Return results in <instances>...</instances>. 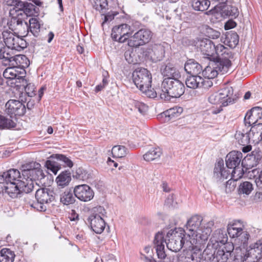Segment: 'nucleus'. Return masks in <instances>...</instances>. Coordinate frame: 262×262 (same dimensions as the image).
<instances>
[{"label": "nucleus", "instance_id": "38", "mask_svg": "<svg viewBox=\"0 0 262 262\" xmlns=\"http://www.w3.org/2000/svg\"><path fill=\"white\" fill-rule=\"evenodd\" d=\"M253 190L252 183L249 181H244L239 185L238 187V193L240 195L245 197L249 195Z\"/></svg>", "mask_w": 262, "mask_h": 262}, {"label": "nucleus", "instance_id": "44", "mask_svg": "<svg viewBox=\"0 0 262 262\" xmlns=\"http://www.w3.org/2000/svg\"><path fill=\"white\" fill-rule=\"evenodd\" d=\"M15 254L9 249L3 248L0 251V262H13Z\"/></svg>", "mask_w": 262, "mask_h": 262}, {"label": "nucleus", "instance_id": "23", "mask_svg": "<svg viewBox=\"0 0 262 262\" xmlns=\"http://www.w3.org/2000/svg\"><path fill=\"white\" fill-rule=\"evenodd\" d=\"M42 170L40 169V166H36L33 170L29 171H22L23 180L27 184L28 182H31L32 189L34 188L33 180L41 179L43 177Z\"/></svg>", "mask_w": 262, "mask_h": 262}, {"label": "nucleus", "instance_id": "10", "mask_svg": "<svg viewBox=\"0 0 262 262\" xmlns=\"http://www.w3.org/2000/svg\"><path fill=\"white\" fill-rule=\"evenodd\" d=\"M152 33L148 29H141L130 36L128 40V45L130 47H138L150 41Z\"/></svg>", "mask_w": 262, "mask_h": 262}, {"label": "nucleus", "instance_id": "24", "mask_svg": "<svg viewBox=\"0 0 262 262\" xmlns=\"http://www.w3.org/2000/svg\"><path fill=\"white\" fill-rule=\"evenodd\" d=\"M262 118V107L255 106L252 108L246 114L245 123L249 126L255 125Z\"/></svg>", "mask_w": 262, "mask_h": 262}, {"label": "nucleus", "instance_id": "31", "mask_svg": "<svg viewBox=\"0 0 262 262\" xmlns=\"http://www.w3.org/2000/svg\"><path fill=\"white\" fill-rule=\"evenodd\" d=\"M184 69L189 75H199L202 71V67L193 59H189L185 64Z\"/></svg>", "mask_w": 262, "mask_h": 262}, {"label": "nucleus", "instance_id": "57", "mask_svg": "<svg viewBox=\"0 0 262 262\" xmlns=\"http://www.w3.org/2000/svg\"><path fill=\"white\" fill-rule=\"evenodd\" d=\"M134 105L135 109L142 114H144L148 110V106L143 103L136 101L134 102Z\"/></svg>", "mask_w": 262, "mask_h": 262}, {"label": "nucleus", "instance_id": "37", "mask_svg": "<svg viewBox=\"0 0 262 262\" xmlns=\"http://www.w3.org/2000/svg\"><path fill=\"white\" fill-rule=\"evenodd\" d=\"M16 123L12 116L0 115V129H9L15 126Z\"/></svg>", "mask_w": 262, "mask_h": 262}, {"label": "nucleus", "instance_id": "52", "mask_svg": "<svg viewBox=\"0 0 262 262\" xmlns=\"http://www.w3.org/2000/svg\"><path fill=\"white\" fill-rule=\"evenodd\" d=\"M226 41L231 48H234L238 43V36L235 32L229 33L226 35Z\"/></svg>", "mask_w": 262, "mask_h": 262}, {"label": "nucleus", "instance_id": "29", "mask_svg": "<svg viewBox=\"0 0 262 262\" xmlns=\"http://www.w3.org/2000/svg\"><path fill=\"white\" fill-rule=\"evenodd\" d=\"M249 132L251 143L258 144L262 140V123L251 125Z\"/></svg>", "mask_w": 262, "mask_h": 262}, {"label": "nucleus", "instance_id": "64", "mask_svg": "<svg viewBox=\"0 0 262 262\" xmlns=\"http://www.w3.org/2000/svg\"><path fill=\"white\" fill-rule=\"evenodd\" d=\"M236 25V24L233 20H230L227 21L224 26L225 30H229L234 28Z\"/></svg>", "mask_w": 262, "mask_h": 262}, {"label": "nucleus", "instance_id": "7", "mask_svg": "<svg viewBox=\"0 0 262 262\" xmlns=\"http://www.w3.org/2000/svg\"><path fill=\"white\" fill-rule=\"evenodd\" d=\"M232 169V171L230 172L224 167L223 161H219L215 166L213 177L218 180H224L227 179L231 173V179L234 181H237L243 177V168L238 166Z\"/></svg>", "mask_w": 262, "mask_h": 262}, {"label": "nucleus", "instance_id": "28", "mask_svg": "<svg viewBox=\"0 0 262 262\" xmlns=\"http://www.w3.org/2000/svg\"><path fill=\"white\" fill-rule=\"evenodd\" d=\"M214 225V222L212 220L208 221L205 226H202V233L194 239H192V243L202 244L204 242L207 240L209 236L211 233V227Z\"/></svg>", "mask_w": 262, "mask_h": 262}, {"label": "nucleus", "instance_id": "18", "mask_svg": "<svg viewBox=\"0 0 262 262\" xmlns=\"http://www.w3.org/2000/svg\"><path fill=\"white\" fill-rule=\"evenodd\" d=\"M145 56L152 61L156 62L161 60L164 56V47L160 44L149 46L144 52Z\"/></svg>", "mask_w": 262, "mask_h": 262}, {"label": "nucleus", "instance_id": "35", "mask_svg": "<svg viewBox=\"0 0 262 262\" xmlns=\"http://www.w3.org/2000/svg\"><path fill=\"white\" fill-rule=\"evenodd\" d=\"M29 26L27 22H24L25 26L27 28L28 31L30 32L35 37H37L40 32V24H39L38 19L36 18L32 17L29 20Z\"/></svg>", "mask_w": 262, "mask_h": 262}, {"label": "nucleus", "instance_id": "26", "mask_svg": "<svg viewBox=\"0 0 262 262\" xmlns=\"http://www.w3.org/2000/svg\"><path fill=\"white\" fill-rule=\"evenodd\" d=\"M233 58H229L226 56L221 57L216 60H212V64H214L217 73L221 72L223 74L228 72L229 68L231 65V59Z\"/></svg>", "mask_w": 262, "mask_h": 262}, {"label": "nucleus", "instance_id": "22", "mask_svg": "<svg viewBox=\"0 0 262 262\" xmlns=\"http://www.w3.org/2000/svg\"><path fill=\"white\" fill-rule=\"evenodd\" d=\"M35 198L39 202L48 204L54 200L55 193L50 188H40L36 191Z\"/></svg>", "mask_w": 262, "mask_h": 262}, {"label": "nucleus", "instance_id": "11", "mask_svg": "<svg viewBox=\"0 0 262 262\" xmlns=\"http://www.w3.org/2000/svg\"><path fill=\"white\" fill-rule=\"evenodd\" d=\"M55 158L60 163L52 161L47 160L46 162V166L48 169L50 170L54 174H56L58 171L61 169V165L63 164L64 167H72L73 165L72 161L63 155L55 154L51 157Z\"/></svg>", "mask_w": 262, "mask_h": 262}, {"label": "nucleus", "instance_id": "45", "mask_svg": "<svg viewBox=\"0 0 262 262\" xmlns=\"http://www.w3.org/2000/svg\"><path fill=\"white\" fill-rule=\"evenodd\" d=\"M60 202L64 205H69L74 203L75 199L73 196L72 191L70 189H66L60 195Z\"/></svg>", "mask_w": 262, "mask_h": 262}, {"label": "nucleus", "instance_id": "54", "mask_svg": "<svg viewBox=\"0 0 262 262\" xmlns=\"http://www.w3.org/2000/svg\"><path fill=\"white\" fill-rule=\"evenodd\" d=\"M17 86H23L26 93L29 97H31L35 95L34 85L31 83L27 84L26 83L23 85V83H20L19 84H17Z\"/></svg>", "mask_w": 262, "mask_h": 262}, {"label": "nucleus", "instance_id": "9", "mask_svg": "<svg viewBox=\"0 0 262 262\" xmlns=\"http://www.w3.org/2000/svg\"><path fill=\"white\" fill-rule=\"evenodd\" d=\"M19 182H11L6 184L4 186V189L10 197L15 198L17 197L20 192H25L29 193L32 191V185L31 182H28L27 184H25L24 180H21Z\"/></svg>", "mask_w": 262, "mask_h": 262}, {"label": "nucleus", "instance_id": "13", "mask_svg": "<svg viewBox=\"0 0 262 262\" xmlns=\"http://www.w3.org/2000/svg\"><path fill=\"white\" fill-rule=\"evenodd\" d=\"M134 30L126 24L114 27L112 31V37L120 42H124L132 35Z\"/></svg>", "mask_w": 262, "mask_h": 262}, {"label": "nucleus", "instance_id": "58", "mask_svg": "<svg viewBox=\"0 0 262 262\" xmlns=\"http://www.w3.org/2000/svg\"><path fill=\"white\" fill-rule=\"evenodd\" d=\"M234 249L233 244L231 243H227L224 245V247L221 249L220 248L219 250L220 251H224L225 253L230 254V257L231 256V253Z\"/></svg>", "mask_w": 262, "mask_h": 262}, {"label": "nucleus", "instance_id": "6", "mask_svg": "<svg viewBox=\"0 0 262 262\" xmlns=\"http://www.w3.org/2000/svg\"><path fill=\"white\" fill-rule=\"evenodd\" d=\"M203 221L202 217L198 215L191 216L187 222L185 234L189 240H186V245L191 246L192 245L200 244V243H192V239H195L202 233V226L201 223Z\"/></svg>", "mask_w": 262, "mask_h": 262}, {"label": "nucleus", "instance_id": "63", "mask_svg": "<svg viewBox=\"0 0 262 262\" xmlns=\"http://www.w3.org/2000/svg\"><path fill=\"white\" fill-rule=\"evenodd\" d=\"M174 199L175 196L173 194H170L168 196L166 203L169 206L176 207L177 205V202L174 201Z\"/></svg>", "mask_w": 262, "mask_h": 262}, {"label": "nucleus", "instance_id": "33", "mask_svg": "<svg viewBox=\"0 0 262 262\" xmlns=\"http://www.w3.org/2000/svg\"><path fill=\"white\" fill-rule=\"evenodd\" d=\"M234 137L239 145H246L251 143L249 132L244 129L236 131Z\"/></svg>", "mask_w": 262, "mask_h": 262}, {"label": "nucleus", "instance_id": "30", "mask_svg": "<svg viewBox=\"0 0 262 262\" xmlns=\"http://www.w3.org/2000/svg\"><path fill=\"white\" fill-rule=\"evenodd\" d=\"M10 66H14L18 69H23L27 68L29 65V60L24 55H15L12 59Z\"/></svg>", "mask_w": 262, "mask_h": 262}, {"label": "nucleus", "instance_id": "4", "mask_svg": "<svg viewBox=\"0 0 262 262\" xmlns=\"http://www.w3.org/2000/svg\"><path fill=\"white\" fill-rule=\"evenodd\" d=\"M164 234L163 233H162ZM168 233L167 236L169 237L168 242H166L165 239V244H166L167 248L173 252H177L179 251L183 247L187 248H189L191 246H188L186 245V240H189L185 234V230L181 228L176 229L174 231L170 234ZM164 236V235H163Z\"/></svg>", "mask_w": 262, "mask_h": 262}, {"label": "nucleus", "instance_id": "27", "mask_svg": "<svg viewBox=\"0 0 262 262\" xmlns=\"http://www.w3.org/2000/svg\"><path fill=\"white\" fill-rule=\"evenodd\" d=\"M88 220L93 231L97 234H100L103 231L105 222L103 218L100 216L96 217L94 216H90Z\"/></svg>", "mask_w": 262, "mask_h": 262}, {"label": "nucleus", "instance_id": "62", "mask_svg": "<svg viewBox=\"0 0 262 262\" xmlns=\"http://www.w3.org/2000/svg\"><path fill=\"white\" fill-rule=\"evenodd\" d=\"M211 79L205 78L203 79L202 78V84L200 85V88H203L204 89H207L210 87H211L213 85L212 82L210 80Z\"/></svg>", "mask_w": 262, "mask_h": 262}, {"label": "nucleus", "instance_id": "46", "mask_svg": "<svg viewBox=\"0 0 262 262\" xmlns=\"http://www.w3.org/2000/svg\"><path fill=\"white\" fill-rule=\"evenodd\" d=\"M182 112V107L176 106L167 110L164 112L163 114L165 116L166 118H168L167 120L169 121L172 119L178 117Z\"/></svg>", "mask_w": 262, "mask_h": 262}, {"label": "nucleus", "instance_id": "16", "mask_svg": "<svg viewBox=\"0 0 262 262\" xmlns=\"http://www.w3.org/2000/svg\"><path fill=\"white\" fill-rule=\"evenodd\" d=\"M164 243L163 234L162 232L157 233L155 236L154 245L158 257L161 259L159 262H171L169 258H166Z\"/></svg>", "mask_w": 262, "mask_h": 262}, {"label": "nucleus", "instance_id": "41", "mask_svg": "<svg viewBox=\"0 0 262 262\" xmlns=\"http://www.w3.org/2000/svg\"><path fill=\"white\" fill-rule=\"evenodd\" d=\"M202 74L205 78L208 79H213L217 76L218 73L214 64H212V60H210L209 65L202 71Z\"/></svg>", "mask_w": 262, "mask_h": 262}, {"label": "nucleus", "instance_id": "39", "mask_svg": "<svg viewBox=\"0 0 262 262\" xmlns=\"http://www.w3.org/2000/svg\"><path fill=\"white\" fill-rule=\"evenodd\" d=\"M261 158V156L258 155L256 151H252L251 154L247 156V157L245 158L242 161V164L243 165L244 163H246L248 166L253 167L254 165H257L258 160H260Z\"/></svg>", "mask_w": 262, "mask_h": 262}, {"label": "nucleus", "instance_id": "1", "mask_svg": "<svg viewBox=\"0 0 262 262\" xmlns=\"http://www.w3.org/2000/svg\"><path fill=\"white\" fill-rule=\"evenodd\" d=\"M7 3L8 5L14 6L15 7L10 10V19H3L2 23V24L9 25L11 29L23 25L24 21L20 16H22L23 13L27 16H31L35 12V6L31 3L23 2L20 0H12L11 3L8 1Z\"/></svg>", "mask_w": 262, "mask_h": 262}, {"label": "nucleus", "instance_id": "49", "mask_svg": "<svg viewBox=\"0 0 262 262\" xmlns=\"http://www.w3.org/2000/svg\"><path fill=\"white\" fill-rule=\"evenodd\" d=\"M215 55H218L221 57L226 56V57L229 58H233L232 53L228 48L225 47L224 46L221 44H219L216 46L215 45Z\"/></svg>", "mask_w": 262, "mask_h": 262}, {"label": "nucleus", "instance_id": "61", "mask_svg": "<svg viewBox=\"0 0 262 262\" xmlns=\"http://www.w3.org/2000/svg\"><path fill=\"white\" fill-rule=\"evenodd\" d=\"M36 166H40V164L36 162H31L23 166L22 171H29L33 170Z\"/></svg>", "mask_w": 262, "mask_h": 262}, {"label": "nucleus", "instance_id": "20", "mask_svg": "<svg viewBox=\"0 0 262 262\" xmlns=\"http://www.w3.org/2000/svg\"><path fill=\"white\" fill-rule=\"evenodd\" d=\"M18 70L14 66H10L5 70L3 76L6 79L14 80L15 82L12 83H14L16 86L20 83H23V85H24V83H26L27 81L23 76L19 75L20 72H19Z\"/></svg>", "mask_w": 262, "mask_h": 262}, {"label": "nucleus", "instance_id": "40", "mask_svg": "<svg viewBox=\"0 0 262 262\" xmlns=\"http://www.w3.org/2000/svg\"><path fill=\"white\" fill-rule=\"evenodd\" d=\"M221 13L224 16H231L233 18H236L239 15V11L236 7L226 5L223 7Z\"/></svg>", "mask_w": 262, "mask_h": 262}, {"label": "nucleus", "instance_id": "12", "mask_svg": "<svg viewBox=\"0 0 262 262\" xmlns=\"http://www.w3.org/2000/svg\"><path fill=\"white\" fill-rule=\"evenodd\" d=\"M202 252L196 245H192L189 248L184 250L183 254L179 257V262H200Z\"/></svg>", "mask_w": 262, "mask_h": 262}, {"label": "nucleus", "instance_id": "53", "mask_svg": "<svg viewBox=\"0 0 262 262\" xmlns=\"http://www.w3.org/2000/svg\"><path fill=\"white\" fill-rule=\"evenodd\" d=\"M92 214L90 216H94L96 217H101L103 219V217L106 216V211L104 208L101 206H97L93 207L91 210Z\"/></svg>", "mask_w": 262, "mask_h": 262}, {"label": "nucleus", "instance_id": "43", "mask_svg": "<svg viewBox=\"0 0 262 262\" xmlns=\"http://www.w3.org/2000/svg\"><path fill=\"white\" fill-rule=\"evenodd\" d=\"M161 154L160 148H152L143 155V158L146 161H151L160 158Z\"/></svg>", "mask_w": 262, "mask_h": 262}, {"label": "nucleus", "instance_id": "42", "mask_svg": "<svg viewBox=\"0 0 262 262\" xmlns=\"http://www.w3.org/2000/svg\"><path fill=\"white\" fill-rule=\"evenodd\" d=\"M210 5L209 0H192L191 6L196 11H204L208 8Z\"/></svg>", "mask_w": 262, "mask_h": 262}, {"label": "nucleus", "instance_id": "55", "mask_svg": "<svg viewBox=\"0 0 262 262\" xmlns=\"http://www.w3.org/2000/svg\"><path fill=\"white\" fill-rule=\"evenodd\" d=\"M77 179L85 180L89 178V174L82 168H79L76 170L75 174L74 176Z\"/></svg>", "mask_w": 262, "mask_h": 262}, {"label": "nucleus", "instance_id": "25", "mask_svg": "<svg viewBox=\"0 0 262 262\" xmlns=\"http://www.w3.org/2000/svg\"><path fill=\"white\" fill-rule=\"evenodd\" d=\"M243 158L242 153L238 151L230 152L226 158V164L228 168L232 169L239 166Z\"/></svg>", "mask_w": 262, "mask_h": 262}, {"label": "nucleus", "instance_id": "17", "mask_svg": "<svg viewBox=\"0 0 262 262\" xmlns=\"http://www.w3.org/2000/svg\"><path fill=\"white\" fill-rule=\"evenodd\" d=\"M73 192L75 196L78 199L83 202L91 200L94 196L93 190L89 186L86 184L76 186Z\"/></svg>", "mask_w": 262, "mask_h": 262}, {"label": "nucleus", "instance_id": "19", "mask_svg": "<svg viewBox=\"0 0 262 262\" xmlns=\"http://www.w3.org/2000/svg\"><path fill=\"white\" fill-rule=\"evenodd\" d=\"M6 107L8 114L10 115L21 116L26 112L25 104L19 100H9L6 104Z\"/></svg>", "mask_w": 262, "mask_h": 262}, {"label": "nucleus", "instance_id": "21", "mask_svg": "<svg viewBox=\"0 0 262 262\" xmlns=\"http://www.w3.org/2000/svg\"><path fill=\"white\" fill-rule=\"evenodd\" d=\"M23 175H20L19 171L16 169H11L0 174V183L19 182L23 180Z\"/></svg>", "mask_w": 262, "mask_h": 262}, {"label": "nucleus", "instance_id": "15", "mask_svg": "<svg viewBox=\"0 0 262 262\" xmlns=\"http://www.w3.org/2000/svg\"><path fill=\"white\" fill-rule=\"evenodd\" d=\"M196 46L200 48L204 57L210 60L215 58V48L213 42L209 39H200L196 42Z\"/></svg>", "mask_w": 262, "mask_h": 262}, {"label": "nucleus", "instance_id": "34", "mask_svg": "<svg viewBox=\"0 0 262 262\" xmlns=\"http://www.w3.org/2000/svg\"><path fill=\"white\" fill-rule=\"evenodd\" d=\"M71 181V174L69 170L61 172L56 178L55 181L58 186L64 187L68 186Z\"/></svg>", "mask_w": 262, "mask_h": 262}, {"label": "nucleus", "instance_id": "32", "mask_svg": "<svg viewBox=\"0 0 262 262\" xmlns=\"http://www.w3.org/2000/svg\"><path fill=\"white\" fill-rule=\"evenodd\" d=\"M202 77L198 75H190L185 80L186 86L190 89L200 88L202 83Z\"/></svg>", "mask_w": 262, "mask_h": 262}, {"label": "nucleus", "instance_id": "48", "mask_svg": "<svg viewBox=\"0 0 262 262\" xmlns=\"http://www.w3.org/2000/svg\"><path fill=\"white\" fill-rule=\"evenodd\" d=\"M162 73L164 76L167 77L166 78H177L179 75V73L176 68L170 64L165 66L164 69L162 70Z\"/></svg>", "mask_w": 262, "mask_h": 262}, {"label": "nucleus", "instance_id": "3", "mask_svg": "<svg viewBox=\"0 0 262 262\" xmlns=\"http://www.w3.org/2000/svg\"><path fill=\"white\" fill-rule=\"evenodd\" d=\"M162 93L160 97L165 100L170 97L179 98L185 92L184 84L177 78H165L162 83Z\"/></svg>", "mask_w": 262, "mask_h": 262}, {"label": "nucleus", "instance_id": "5", "mask_svg": "<svg viewBox=\"0 0 262 262\" xmlns=\"http://www.w3.org/2000/svg\"><path fill=\"white\" fill-rule=\"evenodd\" d=\"M7 25L8 27L6 28L4 26V29L2 33L6 46L11 50L19 52L22 51L27 47L26 41L12 32L14 29H17V27L11 29L9 28V25Z\"/></svg>", "mask_w": 262, "mask_h": 262}, {"label": "nucleus", "instance_id": "56", "mask_svg": "<svg viewBox=\"0 0 262 262\" xmlns=\"http://www.w3.org/2000/svg\"><path fill=\"white\" fill-rule=\"evenodd\" d=\"M206 30V35L209 38L216 39L220 36V32L210 28L207 26L204 27Z\"/></svg>", "mask_w": 262, "mask_h": 262}, {"label": "nucleus", "instance_id": "50", "mask_svg": "<svg viewBox=\"0 0 262 262\" xmlns=\"http://www.w3.org/2000/svg\"><path fill=\"white\" fill-rule=\"evenodd\" d=\"M93 7L97 11L103 12L107 6L106 0H89Z\"/></svg>", "mask_w": 262, "mask_h": 262}, {"label": "nucleus", "instance_id": "60", "mask_svg": "<svg viewBox=\"0 0 262 262\" xmlns=\"http://www.w3.org/2000/svg\"><path fill=\"white\" fill-rule=\"evenodd\" d=\"M47 204L37 201L31 205V206L39 211H45L47 210Z\"/></svg>", "mask_w": 262, "mask_h": 262}, {"label": "nucleus", "instance_id": "47", "mask_svg": "<svg viewBox=\"0 0 262 262\" xmlns=\"http://www.w3.org/2000/svg\"><path fill=\"white\" fill-rule=\"evenodd\" d=\"M128 152V149L124 146L116 145L112 149V153L114 157H124Z\"/></svg>", "mask_w": 262, "mask_h": 262}, {"label": "nucleus", "instance_id": "2", "mask_svg": "<svg viewBox=\"0 0 262 262\" xmlns=\"http://www.w3.org/2000/svg\"><path fill=\"white\" fill-rule=\"evenodd\" d=\"M133 80L136 86L147 97H157V91L151 88V75L147 69H137L133 73Z\"/></svg>", "mask_w": 262, "mask_h": 262}, {"label": "nucleus", "instance_id": "51", "mask_svg": "<svg viewBox=\"0 0 262 262\" xmlns=\"http://www.w3.org/2000/svg\"><path fill=\"white\" fill-rule=\"evenodd\" d=\"M213 262H227L230 257V254L225 253L224 251L217 250L216 253H214Z\"/></svg>", "mask_w": 262, "mask_h": 262}, {"label": "nucleus", "instance_id": "8", "mask_svg": "<svg viewBox=\"0 0 262 262\" xmlns=\"http://www.w3.org/2000/svg\"><path fill=\"white\" fill-rule=\"evenodd\" d=\"M233 90L232 87L226 86L221 90L220 93L212 94L208 97L209 102L213 104L222 103V106H226L229 104L233 103L235 100L232 96Z\"/></svg>", "mask_w": 262, "mask_h": 262}, {"label": "nucleus", "instance_id": "14", "mask_svg": "<svg viewBox=\"0 0 262 262\" xmlns=\"http://www.w3.org/2000/svg\"><path fill=\"white\" fill-rule=\"evenodd\" d=\"M228 233L231 238H236L235 241L241 242L239 248L242 246L245 248L249 237V235L246 231H243L242 227H237L236 224L229 225L227 228Z\"/></svg>", "mask_w": 262, "mask_h": 262}, {"label": "nucleus", "instance_id": "59", "mask_svg": "<svg viewBox=\"0 0 262 262\" xmlns=\"http://www.w3.org/2000/svg\"><path fill=\"white\" fill-rule=\"evenodd\" d=\"M251 250H253L258 254L261 253L262 252V239L257 241L251 246Z\"/></svg>", "mask_w": 262, "mask_h": 262}, {"label": "nucleus", "instance_id": "36", "mask_svg": "<svg viewBox=\"0 0 262 262\" xmlns=\"http://www.w3.org/2000/svg\"><path fill=\"white\" fill-rule=\"evenodd\" d=\"M12 51L8 47H4L0 49V59L3 60L4 64L11 66L12 59L15 55Z\"/></svg>", "mask_w": 262, "mask_h": 262}]
</instances>
